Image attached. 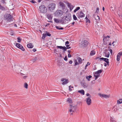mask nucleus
<instances>
[{
  "label": "nucleus",
  "mask_w": 122,
  "mask_h": 122,
  "mask_svg": "<svg viewBox=\"0 0 122 122\" xmlns=\"http://www.w3.org/2000/svg\"><path fill=\"white\" fill-rule=\"evenodd\" d=\"M59 4L60 6L62 8L63 10L65 9V5L63 3L60 2H59Z\"/></svg>",
  "instance_id": "17"
},
{
  "label": "nucleus",
  "mask_w": 122,
  "mask_h": 122,
  "mask_svg": "<svg viewBox=\"0 0 122 122\" xmlns=\"http://www.w3.org/2000/svg\"><path fill=\"white\" fill-rule=\"evenodd\" d=\"M92 76L91 75H89V76H86V79L89 81L90 80V78L92 77Z\"/></svg>",
  "instance_id": "31"
},
{
  "label": "nucleus",
  "mask_w": 122,
  "mask_h": 122,
  "mask_svg": "<svg viewBox=\"0 0 122 122\" xmlns=\"http://www.w3.org/2000/svg\"><path fill=\"white\" fill-rule=\"evenodd\" d=\"M5 1V0H1V2L2 3H3V4H5L6 3Z\"/></svg>",
  "instance_id": "45"
},
{
  "label": "nucleus",
  "mask_w": 122,
  "mask_h": 122,
  "mask_svg": "<svg viewBox=\"0 0 122 122\" xmlns=\"http://www.w3.org/2000/svg\"><path fill=\"white\" fill-rule=\"evenodd\" d=\"M76 110V107L75 106L70 105H69V112L71 115H72Z\"/></svg>",
  "instance_id": "1"
},
{
  "label": "nucleus",
  "mask_w": 122,
  "mask_h": 122,
  "mask_svg": "<svg viewBox=\"0 0 122 122\" xmlns=\"http://www.w3.org/2000/svg\"><path fill=\"white\" fill-rule=\"evenodd\" d=\"M90 64H91V63L90 62H87V64H86L88 66V65H90Z\"/></svg>",
  "instance_id": "60"
},
{
  "label": "nucleus",
  "mask_w": 122,
  "mask_h": 122,
  "mask_svg": "<svg viewBox=\"0 0 122 122\" xmlns=\"http://www.w3.org/2000/svg\"><path fill=\"white\" fill-rule=\"evenodd\" d=\"M86 102L88 106L92 104V100L91 98L89 97H88L86 99Z\"/></svg>",
  "instance_id": "11"
},
{
  "label": "nucleus",
  "mask_w": 122,
  "mask_h": 122,
  "mask_svg": "<svg viewBox=\"0 0 122 122\" xmlns=\"http://www.w3.org/2000/svg\"><path fill=\"white\" fill-rule=\"evenodd\" d=\"M67 6L68 7L70 8V10H71L73 9L74 7V6L71 5V4L68 2L67 3Z\"/></svg>",
  "instance_id": "18"
},
{
  "label": "nucleus",
  "mask_w": 122,
  "mask_h": 122,
  "mask_svg": "<svg viewBox=\"0 0 122 122\" xmlns=\"http://www.w3.org/2000/svg\"><path fill=\"white\" fill-rule=\"evenodd\" d=\"M73 17L74 20H77V18L75 15H73Z\"/></svg>",
  "instance_id": "37"
},
{
  "label": "nucleus",
  "mask_w": 122,
  "mask_h": 122,
  "mask_svg": "<svg viewBox=\"0 0 122 122\" xmlns=\"http://www.w3.org/2000/svg\"><path fill=\"white\" fill-rule=\"evenodd\" d=\"M105 60L104 61L105 62H106L107 64V65L108 66L109 65V60L108 59L106 58L105 59Z\"/></svg>",
  "instance_id": "30"
},
{
  "label": "nucleus",
  "mask_w": 122,
  "mask_h": 122,
  "mask_svg": "<svg viewBox=\"0 0 122 122\" xmlns=\"http://www.w3.org/2000/svg\"><path fill=\"white\" fill-rule=\"evenodd\" d=\"M73 62L72 60H70L69 62V63L70 64H71Z\"/></svg>",
  "instance_id": "58"
},
{
  "label": "nucleus",
  "mask_w": 122,
  "mask_h": 122,
  "mask_svg": "<svg viewBox=\"0 0 122 122\" xmlns=\"http://www.w3.org/2000/svg\"><path fill=\"white\" fill-rule=\"evenodd\" d=\"M57 48H59V49H62V48H63V46H57Z\"/></svg>",
  "instance_id": "51"
},
{
  "label": "nucleus",
  "mask_w": 122,
  "mask_h": 122,
  "mask_svg": "<svg viewBox=\"0 0 122 122\" xmlns=\"http://www.w3.org/2000/svg\"><path fill=\"white\" fill-rule=\"evenodd\" d=\"M74 62L75 63V66L76 65H78L79 64V63L77 62V60H75Z\"/></svg>",
  "instance_id": "38"
},
{
  "label": "nucleus",
  "mask_w": 122,
  "mask_h": 122,
  "mask_svg": "<svg viewBox=\"0 0 122 122\" xmlns=\"http://www.w3.org/2000/svg\"><path fill=\"white\" fill-rule=\"evenodd\" d=\"M10 35L12 36H13L14 35V34L13 33V32H11L10 33Z\"/></svg>",
  "instance_id": "56"
},
{
  "label": "nucleus",
  "mask_w": 122,
  "mask_h": 122,
  "mask_svg": "<svg viewBox=\"0 0 122 122\" xmlns=\"http://www.w3.org/2000/svg\"><path fill=\"white\" fill-rule=\"evenodd\" d=\"M46 34H43L42 37V39H45L46 37Z\"/></svg>",
  "instance_id": "39"
},
{
  "label": "nucleus",
  "mask_w": 122,
  "mask_h": 122,
  "mask_svg": "<svg viewBox=\"0 0 122 122\" xmlns=\"http://www.w3.org/2000/svg\"><path fill=\"white\" fill-rule=\"evenodd\" d=\"M110 47H108V49H109V51H110L111 54H112V49H110Z\"/></svg>",
  "instance_id": "44"
},
{
  "label": "nucleus",
  "mask_w": 122,
  "mask_h": 122,
  "mask_svg": "<svg viewBox=\"0 0 122 122\" xmlns=\"http://www.w3.org/2000/svg\"><path fill=\"white\" fill-rule=\"evenodd\" d=\"M99 11V8L98 7H97L96 9V13H98Z\"/></svg>",
  "instance_id": "47"
},
{
  "label": "nucleus",
  "mask_w": 122,
  "mask_h": 122,
  "mask_svg": "<svg viewBox=\"0 0 122 122\" xmlns=\"http://www.w3.org/2000/svg\"><path fill=\"white\" fill-rule=\"evenodd\" d=\"M45 34H46V36H51V34L47 31L46 32V33Z\"/></svg>",
  "instance_id": "41"
},
{
  "label": "nucleus",
  "mask_w": 122,
  "mask_h": 122,
  "mask_svg": "<svg viewBox=\"0 0 122 122\" xmlns=\"http://www.w3.org/2000/svg\"><path fill=\"white\" fill-rule=\"evenodd\" d=\"M56 5L54 3H50L48 6V8L49 10L52 11L56 8Z\"/></svg>",
  "instance_id": "4"
},
{
  "label": "nucleus",
  "mask_w": 122,
  "mask_h": 122,
  "mask_svg": "<svg viewBox=\"0 0 122 122\" xmlns=\"http://www.w3.org/2000/svg\"><path fill=\"white\" fill-rule=\"evenodd\" d=\"M105 58H105L102 57V58H100L99 59V60L100 61H101L102 60L104 61V60H105Z\"/></svg>",
  "instance_id": "46"
},
{
  "label": "nucleus",
  "mask_w": 122,
  "mask_h": 122,
  "mask_svg": "<svg viewBox=\"0 0 122 122\" xmlns=\"http://www.w3.org/2000/svg\"><path fill=\"white\" fill-rule=\"evenodd\" d=\"M5 19L8 22H10L13 21V17L10 14H7Z\"/></svg>",
  "instance_id": "7"
},
{
  "label": "nucleus",
  "mask_w": 122,
  "mask_h": 122,
  "mask_svg": "<svg viewBox=\"0 0 122 122\" xmlns=\"http://www.w3.org/2000/svg\"><path fill=\"white\" fill-rule=\"evenodd\" d=\"M67 101L70 103H72V100L70 98H68L67 100Z\"/></svg>",
  "instance_id": "25"
},
{
  "label": "nucleus",
  "mask_w": 122,
  "mask_h": 122,
  "mask_svg": "<svg viewBox=\"0 0 122 122\" xmlns=\"http://www.w3.org/2000/svg\"><path fill=\"white\" fill-rule=\"evenodd\" d=\"M43 0H38V3L40 2L41 1Z\"/></svg>",
  "instance_id": "61"
},
{
  "label": "nucleus",
  "mask_w": 122,
  "mask_h": 122,
  "mask_svg": "<svg viewBox=\"0 0 122 122\" xmlns=\"http://www.w3.org/2000/svg\"><path fill=\"white\" fill-rule=\"evenodd\" d=\"M110 122H117L116 120L113 117H110Z\"/></svg>",
  "instance_id": "20"
},
{
  "label": "nucleus",
  "mask_w": 122,
  "mask_h": 122,
  "mask_svg": "<svg viewBox=\"0 0 122 122\" xmlns=\"http://www.w3.org/2000/svg\"><path fill=\"white\" fill-rule=\"evenodd\" d=\"M68 56L69 58H70L71 57V56L70 53H69L68 54Z\"/></svg>",
  "instance_id": "54"
},
{
  "label": "nucleus",
  "mask_w": 122,
  "mask_h": 122,
  "mask_svg": "<svg viewBox=\"0 0 122 122\" xmlns=\"http://www.w3.org/2000/svg\"><path fill=\"white\" fill-rule=\"evenodd\" d=\"M122 56V51L119 52L117 55V61H120L121 57Z\"/></svg>",
  "instance_id": "13"
},
{
  "label": "nucleus",
  "mask_w": 122,
  "mask_h": 122,
  "mask_svg": "<svg viewBox=\"0 0 122 122\" xmlns=\"http://www.w3.org/2000/svg\"><path fill=\"white\" fill-rule=\"evenodd\" d=\"M102 70H99L95 72L94 73V74L95 75L99 74L101 73L102 72Z\"/></svg>",
  "instance_id": "24"
},
{
  "label": "nucleus",
  "mask_w": 122,
  "mask_h": 122,
  "mask_svg": "<svg viewBox=\"0 0 122 122\" xmlns=\"http://www.w3.org/2000/svg\"><path fill=\"white\" fill-rule=\"evenodd\" d=\"M63 48H62V49L63 50V52H65V51H66V47H65V46H63Z\"/></svg>",
  "instance_id": "43"
},
{
  "label": "nucleus",
  "mask_w": 122,
  "mask_h": 122,
  "mask_svg": "<svg viewBox=\"0 0 122 122\" xmlns=\"http://www.w3.org/2000/svg\"><path fill=\"white\" fill-rule=\"evenodd\" d=\"M56 29L58 30H63V29L62 27H61L60 26H56Z\"/></svg>",
  "instance_id": "34"
},
{
  "label": "nucleus",
  "mask_w": 122,
  "mask_h": 122,
  "mask_svg": "<svg viewBox=\"0 0 122 122\" xmlns=\"http://www.w3.org/2000/svg\"><path fill=\"white\" fill-rule=\"evenodd\" d=\"M69 43V42L68 41H66L65 42V45H67V44H68Z\"/></svg>",
  "instance_id": "55"
},
{
  "label": "nucleus",
  "mask_w": 122,
  "mask_h": 122,
  "mask_svg": "<svg viewBox=\"0 0 122 122\" xmlns=\"http://www.w3.org/2000/svg\"><path fill=\"white\" fill-rule=\"evenodd\" d=\"M16 46L17 47L20 49L22 51H24L25 50V49L23 46L19 43H16Z\"/></svg>",
  "instance_id": "9"
},
{
  "label": "nucleus",
  "mask_w": 122,
  "mask_h": 122,
  "mask_svg": "<svg viewBox=\"0 0 122 122\" xmlns=\"http://www.w3.org/2000/svg\"><path fill=\"white\" fill-rule=\"evenodd\" d=\"M66 49H69L71 48V47L69 46H70V45H66Z\"/></svg>",
  "instance_id": "48"
},
{
  "label": "nucleus",
  "mask_w": 122,
  "mask_h": 122,
  "mask_svg": "<svg viewBox=\"0 0 122 122\" xmlns=\"http://www.w3.org/2000/svg\"><path fill=\"white\" fill-rule=\"evenodd\" d=\"M114 5L113 4L111 5L110 6V10L112 12L114 11Z\"/></svg>",
  "instance_id": "23"
},
{
  "label": "nucleus",
  "mask_w": 122,
  "mask_h": 122,
  "mask_svg": "<svg viewBox=\"0 0 122 122\" xmlns=\"http://www.w3.org/2000/svg\"><path fill=\"white\" fill-rule=\"evenodd\" d=\"M95 82V81L94 80H93L91 82V83H94Z\"/></svg>",
  "instance_id": "59"
},
{
  "label": "nucleus",
  "mask_w": 122,
  "mask_h": 122,
  "mask_svg": "<svg viewBox=\"0 0 122 122\" xmlns=\"http://www.w3.org/2000/svg\"><path fill=\"white\" fill-rule=\"evenodd\" d=\"M104 66H107V63L106 64V63H104Z\"/></svg>",
  "instance_id": "64"
},
{
  "label": "nucleus",
  "mask_w": 122,
  "mask_h": 122,
  "mask_svg": "<svg viewBox=\"0 0 122 122\" xmlns=\"http://www.w3.org/2000/svg\"><path fill=\"white\" fill-rule=\"evenodd\" d=\"M61 81H63L62 84L63 85H65L68 83L69 82V81L68 79H66L65 78H63L61 79Z\"/></svg>",
  "instance_id": "12"
},
{
  "label": "nucleus",
  "mask_w": 122,
  "mask_h": 122,
  "mask_svg": "<svg viewBox=\"0 0 122 122\" xmlns=\"http://www.w3.org/2000/svg\"><path fill=\"white\" fill-rule=\"evenodd\" d=\"M104 53L105 54V56L108 58L109 57L110 55V53L107 50H105L104 51Z\"/></svg>",
  "instance_id": "15"
},
{
  "label": "nucleus",
  "mask_w": 122,
  "mask_h": 122,
  "mask_svg": "<svg viewBox=\"0 0 122 122\" xmlns=\"http://www.w3.org/2000/svg\"><path fill=\"white\" fill-rule=\"evenodd\" d=\"M71 87L72 88H73V87H72L71 86V85L69 86V90L70 91H72V89L71 88Z\"/></svg>",
  "instance_id": "49"
},
{
  "label": "nucleus",
  "mask_w": 122,
  "mask_h": 122,
  "mask_svg": "<svg viewBox=\"0 0 122 122\" xmlns=\"http://www.w3.org/2000/svg\"><path fill=\"white\" fill-rule=\"evenodd\" d=\"M99 95L101 97L104 98H109L110 96V95H107L105 94H99Z\"/></svg>",
  "instance_id": "14"
},
{
  "label": "nucleus",
  "mask_w": 122,
  "mask_h": 122,
  "mask_svg": "<svg viewBox=\"0 0 122 122\" xmlns=\"http://www.w3.org/2000/svg\"><path fill=\"white\" fill-rule=\"evenodd\" d=\"M95 54V51L94 50H92L91 51L90 53V55L91 56H93Z\"/></svg>",
  "instance_id": "27"
},
{
  "label": "nucleus",
  "mask_w": 122,
  "mask_h": 122,
  "mask_svg": "<svg viewBox=\"0 0 122 122\" xmlns=\"http://www.w3.org/2000/svg\"><path fill=\"white\" fill-rule=\"evenodd\" d=\"M20 75H21V76H23L24 75V74H23V73H20Z\"/></svg>",
  "instance_id": "62"
},
{
  "label": "nucleus",
  "mask_w": 122,
  "mask_h": 122,
  "mask_svg": "<svg viewBox=\"0 0 122 122\" xmlns=\"http://www.w3.org/2000/svg\"><path fill=\"white\" fill-rule=\"evenodd\" d=\"M82 86L84 88H86L88 86V85L85 83H83L82 84Z\"/></svg>",
  "instance_id": "28"
},
{
  "label": "nucleus",
  "mask_w": 122,
  "mask_h": 122,
  "mask_svg": "<svg viewBox=\"0 0 122 122\" xmlns=\"http://www.w3.org/2000/svg\"><path fill=\"white\" fill-rule=\"evenodd\" d=\"M76 15L78 18L84 17L85 16V14L81 11H79L76 13Z\"/></svg>",
  "instance_id": "6"
},
{
  "label": "nucleus",
  "mask_w": 122,
  "mask_h": 122,
  "mask_svg": "<svg viewBox=\"0 0 122 122\" xmlns=\"http://www.w3.org/2000/svg\"><path fill=\"white\" fill-rule=\"evenodd\" d=\"M54 20L55 22L56 23H61L62 24H64L66 22H65V20H63L61 19H58L56 18H54Z\"/></svg>",
  "instance_id": "8"
},
{
  "label": "nucleus",
  "mask_w": 122,
  "mask_h": 122,
  "mask_svg": "<svg viewBox=\"0 0 122 122\" xmlns=\"http://www.w3.org/2000/svg\"><path fill=\"white\" fill-rule=\"evenodd\" d=\"M120 106L118 105H116L113 106L112 109V111L113 112H116L121 109Z\"/></svg>",
  "instance_id": "3"
},
{
  "label": "nucleus",
  "mask_w": 122,
  "mask_h": 122,
  "mask_svg": "<svg viewBox=\"0 0 122 122\" xmlns=\"http://www.w3.org/2000/svg\"><path fill=\"white\" fill-rule=\"evenodd\" d=\"M63 11L60 10H57L54 13L55 15L57 17H60L63 15Z\"/></svg>",
  "instance_id": "5"
},
{
  "label": "nucleus",
  "mask_w": 122,
  "mask_h": 122,
  "mask_svg": "<svg viewBox=\"0 0 122 122\" xmlns=\"http://www.w3.org/2000/svg\"><path fill=\"white\" fill-rule=\"evenodd\" d=\"M39 10L41 13H45L47 11V9L44 5H41L39 7Z\"/></svg>",
  "instance_id": "2"
},
{
  "label": "nucleus",
  "mask_w": 122,
  "mask_h": 122,
  "mask_svg": "<svg viewBox=\"0 0 122 122\" xmlns=\"http://www.w3.org/2000/svg\"><path fill=\"white\" fill-rule=\"evenodd\" d=\"M77 60H78V62L79 64H81L82 63V60L81 58L79 57H78L77 58Z\"/></svg>",
  "instance_id": "22"
},
{
  "label": "nucleus",
  "mask_w": 122,
  "mask_h": 122,
  "mask_svg": "<svg viewBox=\"0 0 122 122\" xmlns=\"http://www.w3.org/2000/svg\"><path fill=\"white\" fill-rule=\"evenodd\" d=\"M80 9V7H77L74 10V12H76L77 11L79 10Z\"/></svg>",
  "instance_id": "35"
},
{
  "label": "nucleus",
  "mask_w": 122,
  "mask_h": 122,
  "mask_svg": "<svg viewBox=\"0 0 122 122\" xmlns=\"http://www.w3.org/2000/svg\"><path fill=\"white\" fill-rule=\"evenodd\" d=\"M100 76V74L95 75L94 74V76L95 77V80H97V79Z\"/></svg>",
  "instance_id": "33"
},
{
  "label": "nucleus",
  "mask_w": 122,
  "mask_h": 122,
  "mask_svg": "<svg viewBox=\"0 0 122 122\" xmlns=\"http://www.w3.org/2000/svg\"><path fill=\"white\" fill-rule=\"evenodd\" d=\"M85 19L86 20V22L87 23H90V21L89 19L86 17Z\"/></svg>",
  "instance_id": "36"
},
{
  "label": "nucleus",
  "mask_w": 122,
  "mask_h": 122,
  "mask_svg": "<svg viewBox=\"0 0 122 122\" xmlns=\"http://www.w3.org/2000/svg\"><path fill=\"white\" fill-rule=\"evenodd\" d=\"M28 85L26 83H25L24 84V87L26 89L28 88Z\"/></svg>",
  "instance_id": "42"
},
{
  "label": "nucleus",
  "mask_w": 122,
  "mask_h": 122,
  "mask_svg": "<svg viewBox=\"0 0 122 122\" xmlns=\"http://www.w3.org/2000/svg\"><path fill=\"white\" fill-rule=\"evenodd\" d=\"M28 77L27 76H23V78L24 79H26V78Z\"/></svg>",
  "instance_id": "52"
},
{
  "label": "nucleus",
  "mask_w": 122,
  "mask_h": 122,
  "mask_svg": "<svg viewBox=\"0 0 122 122\" xmlns=\"http://www.w3.org/2000/svg\"><path fill=\"white\" fill-rule=\"evenodd\" d=\"M33 51L35 52H36V49H35V48H34L33 49Z\"/></svg>",
  "instance_id": "57"
},
{
  "label": "nucleus",
  "mask_w": 122,
  "mask_h": 122,
  "mask_svg": "<svg viewBox=\"0 0 122 122\" xmlns=\"http://www.w3.org/2000/svg\"><path fill=\"white\" fill-rule=\"evenodd\" d=\"M88 42L86 40H85L81 41V45L82 46L86 47L88 45Z\"/></svg>",
  "instance_id": "10"
},
{
  "label": "nucleus",
  "mask_w": 122,
  "mask_h": 122,
  "mask_svg": "<svg viewBox=\"0 0 122 122\" xmlns=\"http://www.w3.org/2000/svg\"><path fill=\"white\" fill-rule=\"evenodd\" d=\"M65 20L67 21H70L71 19V17L70 15H68L67 16L65 17Z\"/></svg>",
  "instance_id": "19"
},
{
  "label": "nucleus",
  "mask_w": 122,
  "mask_h": 122,
  "mask_svg": "<svg viewBox=\"0 0 122 122\" xmlns=\"http://www.w3.org/2000/svg\"><path fill=\"white\" fill-rule=\"evenodd\" d=\"M122 103V98L120 99L117 101V104H120Z\"/></svg>",
  "instance_id": "26"
},
{
  "label": "nucleus",
  "mask_w": 122,
  "mask_h": 122,
  "mask_svg": "<svg viewBox=\"0 0 122 122\" xmlns=\"http://www.w3.org/2000/svg\"><path fill=\"white\" fill-rule=\"evenodd\" d=\"M27 46L28 48H33L34 46L33 44L32 43H30L28 44Z\"/></svg>",
  "instance_id": "21"
},
{
  "label": "nucleus",
  "mask_w": 122,
  "mask_h": 122,
  "mask_svg": "<svg viewBox=\"0 0 122 122\" xmlns=\"http://www.w3.org/2000/svg\"><path fill=\"white\" fill-rule=\"evenodd\" d=\"M78 92L82 94V95H84L85 94L84 91L83 90H79Z\"/></svg>",
  "instance_id": "29"
},
{
  "label": "nucleus",
  "mask_w": 122,
  "mask_h": 122,
  "mask_svg": "<svg viewBox=\"0 0 122 122\" xmlns=\"http://www.w3.org/2000/svg\"><path fill=\"white\" fill-rule=\"evenodd\" d=\"M88 65H87V64H86L85 66V69H86V68H87V66H88Z\"/></svg>",
  "instance_id": "63"
},
{
  "label": "nucleus",
  "mask_w": 122,
  "mask_h": 122,
  "mask_svg": "<svg viewBox=\"0 0 122 122\" xmlns=\"http://www.w3.org/2000/svg\"><path fill=\"white\" fill-rule=\"evenodd\" d=\"M0 10H5V8L3 6L1 5L0 3Z\"/></svg>",
  "instance_id": "32"
},
{
  "label": "nucleus",
  "mask_w": 122,
  "mask_h": 122,
  "mask_svg": "<svg viewBox=\"0 0 122 122\" xmlns=\"http://www.w3.org/2000/svg\"><path fill=\"white\" fill-rule=\"evenodd\" d=\"M64 60L65 61H67V58L66 56L64 58Z\"/></svg>",
  "instance_id": "53"
},
{
  "label": "nucleus",
  "mask_w": 122,
  "mask_h": 122,
  "mask_svg": "<svg viewBox=\"0 0 122 122\" xmlns=\"http://www.w3.org/2000/svg\"><path fill=\"white\" fill-rule=\"evenodd\" d=\"M30 2H32V3H34V4L35 3H36V2H35L34 0H32L30 1Z\"/></svg>",
  "instance_id": "50"
},
{
  "label": "nucleus",
  "mask_w": 122,
  "mask_h": 122,
  "mask_svg": "<svg viewBox=\"0 0 122 122\" xmlns=\"http://www.w3.org/2000/svg\"><path fill=\"white\" fill-rule=\"evenodd\" d=\"M17 42L19 43H20L21 42V38L20 37H18L17 38Z\"/></svg>",
  "instance_id": "40"
},
{
  "label": "nucleus",
  "mask_w": 122,
  "mask_h": 122,
  "mask_svg": "<svg viewBox=\"0 0 122 122\" xmlns=\"http://www.w3.org/2000/svg\"><path fill=\"white\" fill-rule=\"evenodd\" d=\"M46 17L49 20H51L52 19L53 16L51 14H46Z\"/></svg>",
  "instance_id": "16"
}]
</instances>
